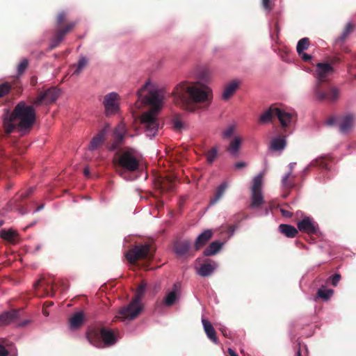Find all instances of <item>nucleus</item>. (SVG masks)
I'll list each match as a JSON object with an SVG mask.
<instances>
[{
	"instance_id": "10",
	"label": "nucleus",
	"mask_w": 356,
	"mask_h": 356,
	"mask_svg": "<svg viewBox=\"0 0 356 356\" xmlns=\"http://www.w3.org/2000/svg\"><path fill=\"white\" fill-rule=\"evenodd\" d=\"M126 136L133 138L135 135L128 134L125 124L123 122H120L113 129L114 140L113 144L109 147V150L114 151L120 147L123 144Z\"/></svg>"
},
{
	"instance_id": "43",
	"label": "nucleus",
	"mask_w": 356,
	"mask_h": 356,
	"mask_svg": "<svg viewBox=\"0 0 356 356\" xmlns=\"http://www.w3.org/2000/svg\"><path fill=\"white\" fill-rule=\"evenodd\" d=\"M339 95V91L337 88H332L330 92H328V100L330 102L335 101L338 99Z\"/></svg>"
},
{
	"instance_id": "56",
	"label": "nucleus",
	"mask_w": 356,
	"mask_h": 356,
	"mask_svg": "<svg viewBox=\"0 0 356 356\" xmlns=\"http://www.w3.org/2000/svg\"><path fill=\"white\" fill-rule=\"evenodd\" d=\"M296 165V162H291L289 164V172H291V175H292V171L295 167V165Z\"/></svg>"
},
{
	"instance_id": "38",
	"label": "nucleus",
	"mask_w": 356,
	"mask_h": 356,
	"mask_svg": "<svg viewBox=\"0 0 356 356\" xmlns=\"http://www.w3.org/2000/svg\"><path fill=\"white\" fill-rule=\"evenodd\" d=\"M147 284L145 283H143L138 286L135 297L132 300L137 302L138 303H142L141 300L144 296V293L146 290Z\"/></svg>"
},
{
	"instance_id": "63",
	"label": "nucleus",
	"mask_w": 356,
	"mask_h": 356,
	"mask_svg": "<svg viewBox=\"0 0 356 356\" xmlns=\"http://www.w3.org/2000/svg\"><path fill=\"white\" fill-rule=\"evenodd\" d=\"M296 356H301V353H300V351L298 350L296 353Z\"/></svg>"
},
{
	"instance_id": "9",
	"label": "nucleus",
	"mask_w": 356,
	"mask_h": 356,
	"mask_svg": "<svg viewBox=\"0 0 356 356\" xmlns=\"http://www.w3.org/2000/svg\"><path fill=\"white\" fill-rule=\"evenodd\" d=\"M151 246L148 243L136 245L126 253L125 257L128 261L134 264L138 259L145 258L150 255Z\"/></svg>"
},
{
	"instance_id": "52",
	"label": "nucleus",
	"mask_w": 356,
	"mask_h": 356,
	"mask_svg": "<svg viewBox=\"0 0 356 356\" xmlns=\"http://www.w3.org/2000/svg\"><path fill=\"white\" fill-rule=\"evenodd\" d=\"M65 12H61L60 13H59V15H58V18H57L58 25H60V24L65 20Z\"/></svg>"
},
{
	"instance_id": "39",
	"label": "nucleus",
	"mask_w": 356,
	"mask_h": 356,
	"mask_svg": "<svg viewBox=\"0 0 356 356\" xmlns=\"http://www.w3.org/2000/svg\"><path fill=\"white\" fill-rule=\"evenodd\" d=\"M353 29L352 24L350 23H348L341 33V36L336 39L335 42L339 43L343 42L346 38L350 33L351 31Z\"/></svg>"
},
{
	"instance_id": "16",
	"label": "nucleus",
	"mask_w": 356,
	"mask_h": 356,
	"mask_svg": "<svg viewBox=\"0 0 356 356\" xmlns=\"http://www.w3.org/2000/svg\"><path fill=\"white\" fill-rule=\"evenodd\" d=\"M275 115L279 120L282 127L283 128H286L290 126L292 121L295 118L293 113L286 111L280 108L275 109Z\"/></svg>"
},
{
	"instance_id": "6",
	"label": "nucleus",
	"mask_w": 356,
	"mask_h": 356,
	"mask_svg": "<svg viewBox=\"0 0 356 356\" xmlns=\"http://www.w3.org/2000/svg\"><path fill=\"white\" fill-rule=\"evenodd\" d=\"M143 304L138 303L134 300H131L129 305L125 307H122L118 314L116 315V318L121 319L123 321H130L135 319L143 310Z\"/></svg>"
},
{
	"instance_id": "55",
	"label": "nucleus",
	"mask_w": 356,
	"mask_h": 356,
	"mask_svg": "<svg viewBox=\"0 0 356 356\" xmlns=\"http://www.w3.org/2000/svg\"><path fill=\"white\" fill-rule=\"evenodd\" d=\"M234 166L236 169H241L246 166V163L244 161H239L236 163Z\"/></svg>"
},
{
	"instance_id": "4",
	"label": "nucleus",
	"mask_w": 356,
	"mask_h": 356,
	"mask_svg": "<svg viewBox=\"0 0 356 356\" xmlns=\"http://www.w3.org/2000/svg\"><path fill=\"white\" fill-rule=\"evenodd\" d=\"M142 158L141 154L134 148L128 147L119 155L117 163L122 168L118 174L126 181L134 179L127 175V172H136L138 170Z\"/></svg>"
},
{
	"instance_id": "35",
	"label": "nucleus",
	"mask_w": 356,
	"mask_h": 356,
	"mask_svg": "<svg viewBox=\"0 0 356 356\" xmlns=\"http://www.w3.org/2000/svg\"><path fill=\"white\" fill-rule=\"evenodd\" d=\"M321 84L316 83L314 91L316 98L318 101L328 100V92L321 90Z\"/></svg>"
},
{
	"instance_id": "19",
	"label": "nucleus",
	"mask_w": 356,
	"mask_h": 356,
	"mask_svg": "<svg viewBox=\"0 0 356 356\" xmlns=\"http://www.w3.org/2000/svg\"><path fill=\"white\" fill-rule=\"evenodd\" d=\"M319 167L322 170V173L327 174L330 171L327 164L323 161L322 158H316L312 160L301 172L302 175H305L311 168Z\"/></svg>"
},
{
	"instance_id": "46",
	"label": "nucleus",
	"mask_w": 356,
	"mask_h": 356,
	"mask_svg": "<svg viewBox=\"0 0 356 356\" xmlns=\"http://www.w3.org/2000/svg\"><path fill=\"white\" fill-rule=\"evenodd\" d=\"M290 176H291V172H288L282 177V184L283 187L291 188L293 186V184L289 181V178Z\"/></svg>"
},
{
	"instance_id": "29",
	"label": "nucleus",
	"mask_w": 356,
	"mask_h": 356,
	"mask_svg": "<svg viewBox=\"0 0 356 356\" xmlns=\"http://www.w3.org/2000/svg\"><path fill=\"white\" fill-rule=\"evenodd\" d=\"M286 145L285 137L276 136L272 139L270 147L273 150L282 152L284 149Z\"/></svg>"
},
{
	"instance_id": "11",
	"label": "nucleus",
	"mask_w": 356,
	"mask_h": 356,
	"mask_svg": "<svg viewBox=\"0 0 356 356\" xmlns=\"http://www.w3.org/2000/svg\"><path fill=\"white\" fill-rule=\"evenodd\" d=\"M325 123L328 126H338L340 132L346 134L353 127V116L351 114H348L341 118L333 117L328 119Z\"/></svg>"
},
{
	"instance_id": "45",
	"label": "nucleus",
	"mask_w": 356,
	"mask_h": 356,
	"mask_svg": "<svg viewBox=\"0 0 356 356\" xmlns=\"http://www.w3.org/2000/svg\"><path fill=\"white\" fill-rule=\"evenodd\" d=\"M234 129L235 127L234 125H229L227 127L221 134L222 138L226 139L229 138L234 134Z\"/></svg>"
},
{
	"instance_id": "7",
	"label": "nucleus",
	"mask_w": 356,
	"mask_h": 356,
	"mask_svg": "<svg viewBox=\"0 0 356 356\" xmlns=\"http://www.w3.org/2000/svg\"><path fill=\"white\" fill-rule=\"evenodd\" d=\"M120 96L115 92H111L104 96L102 104L106 116L114 115L120 111Z\"/></svg>"
},
{
	"instance_id": "24",
	"label": "nucleus",
	"mask_w": 356,
	"mask_h": 356,
	"mask_svg": "<svg viewBox=\"0 0 356 356\" xmlns=\"http://www.w3.org/2000/svg\"><path fill=\"white\" fill-rule=\"evenodd\" d=\"M191 243L190 241L185 240L177 242L175 244L174 250L175 254L179 257L185 256L190 250Z\"/></svg>"
},
{
	"instance_id": "51",
	"label": "nucleus",
	"mask_w": 356,
	"mask_h": 356,
	"mask_svg": "<svg viewBox=\"0 0 356 356\" xmlns=\"http://www.w3.org/2000/svg\"><path fill=\"white\" fill-rule=\"evenodd\" d=\"M262 5L264 9L268 12H269L272 8L270 5V0H262Z\"/></svg>"
},
{
	"instance_id": "13",
	"label": "nucleus",
	"mask_w": 356,
	"mask_h": 356,
	"mask_svg": "<svg viewBox=\"0 0 356 356\" xmlns=\"http://www.w3.org/2000/svg\"><path fill=\"white\" fill-rule=\"evenodd\" d=\"M333 68L330 63H318L316 65V82L318 84H322L325 81L326 77L332 74Z\"/></svg>"
},
{
	"instance_id": "2",
	"label": "nucleus",
	"mask_w": 356,
	"mask_h": 356,
	"mask_svg": "<svg viewBox=\"0 0 356 356\" xmlns=\"http://www.w3.org/2000/svg\"><path fill=\"white\" fill-rule=\"evenodd\" d=\"M173 94L175 100L181 104L184 109L190 112L195 111L194 104L209 105L213 97L211 88L199 81L193 84L181 82L177 86Z\"/></svg>"
},
{
	"instance_id": "12",
	"label": "nucleus",
	"mask_w": 356,
	"mask_h": 356,
	"mask_svg": "<svg viewBox=\"0 0 356 356\" xmlns=\"http://www.w3.org/2000/svg\"><path fill=\"white\" fill-rule=\"evenodd\" d=\"M298 229L302 232L308 234H317L318 226L316 222L312 220L309 217H305L297 223Z\"/></svg>"
},
{
	"instance_id": "1",
	"label": "nucleus",
	"mask_w": 356,
	"mask_h": 356,
	"mask_svg": "<svg viewBox=\"0 0 356 356\" xmlns=\"http://www.w3.org/2000/svg\"><path fill=\"white\" fill-rule=\"evenodd\" d=\"M137 95L142 102L152 106V109L142 115L141 123L146 136L152 138L157 134L159 127L157 114L163 106V92L148 80L138 90Z\"/></svg>"
},
{
	"instance_id": "50",
	"label": "nucleus",
	"mask_w": 356,
	"mask_h": 356,
	"mask_svg": "<svg viewBox=\"0 0 356 356\" xmlns=\"http://www.w3.org/2000/svg\"><path fill=\"white\" fill-rule=\"evenodd\" d=\"M280 213H282V215L285 218H291L293 215L292 212H291L288 210H286L284 209H282V208H281L280 209Z\"/></svg>"
},
{
	"instance_id": "42",
	"label": "nucleus",
	"mask_w": 356,
	"mask_h": 356,
	"mask_svg": "<svg viewBox=\"0 0 356 356\" xmlns=\"http://www.w3.org/2000/svg\"><path fill=\"white\" fill-rule=\"evenodd\" d=\"M29 65V60L24 58L17 66V75H21L24 72Z\"/></svg>"
},
{
	"instance_id": "61",
	"label": "nucleus",
	"mask_w": 356,
	"mask_h": 356,
	"mask_svg": "<svg viewBox=\"0 0 356 356\" xmlns=\"http://www.w3.org/2000/svg\"><path fill=\"white\" fill-rule=\"evenodd\" d=\"M87 337L88 339V340L90 341V343H92V341H91V339H90V333H88V335H87Z\"/></svg>"
},
{
	"instance_id": "41",
	"label": "nucleus",
	"mask_w": 356,
	"mask_h": 356,
	"mask_svg": "<svg viewBox=\"0 0 356 356\" xmlns=\"http://www.w3.org/2000/svg\"><path fill=\"white\" fill-rule=\"evenodd\" d=\"M11 86L10 83L5 82L0 84V97H4L8 94L10 90Z\"/></svg>"
},
{
	"instance_id": "59",
	"label": "nucleus",
	"mask_w": 356,
	"mask_h": 356,
	"mask_svg": "<svg viewBox=\"0 0 356 356\" xmlns=\"http://www.w3.org/2000/svg\"><path fill=\"white\" fill-rule=\"evenodd\" d=\"M43 208H44V204H41V205H40L38 208H36V209H35V211H33V213H37V212L40 211V210H42Z\"/></svg>"
},
{
	"instance_id": "20",
	"label": "nucleus",
	"mask_w": 356,
	"mask_h": 356,
	"mask_svg": "<svg viewBox=\"0 0 356 356\" xmlns=\"http://www.w3.org/2000/svg\"><path fill=\"white\" fill-rule=\"evenodd\" d=\"M213 236V232L211 229H204L200 234L194 243V248L195 250H200L204 246L207 242L211 239Z\"/></svg>"
},
{
	"instance_id": "53",
	"label": "nucleus",
	"mask_w": 356,
	"mask_h": 356,
	"mask_svg": "<svg viewBox=\"0 0 356 356\" xmlns=\"http://www.w3.org/2000/svg\"><path fill=\"white\" fill-rule=\"evenodd\" d=\"M301 58L304 61L308 62L312 60V56L310 54L302 52L301 54Z\"/></svg>"
},
{
	"instance_id": "58",
	"label": "nucleus",
	"mask_w": 356,
	"mask_h": 356,
	"mask_svg": "<svg viewBox=\"0 0 356 356\" xmlns=\"http://www.w3.org/2000/svg\"><path fill=\"white\" fill-rule=\"evenodd\" d=\"M29 323V320H25L19 323H18L17 326L19 327H24L25 326L26 324H28Z\"/></svg>"
},
{
	"instance_id": "37",
	"label": "nucleus",
	"mask_w": 356,
	"mask_h": 356,
	"mask_svg": "<svg viewBox=\"0 0 356 356\" xmlns=\"http://www.w3.org/2000/svg\"><path fill=\"white\" fill-rule=\"evenodd\" d=\"M309 44V40L308 38H303L300 39L297 44L296 50L299 55L303 52L304 50H306Z\"/></svg>"
},
{
	"instance_id": "36",
	"label": "nucleus",
	"mask_w": 356,
	"mask_h": 356,
	"mask_svg": "<svg viewBox=\"0 0 356 356\" xmlns=\"http://www.w3.org/2000/svg\"><path fill=\"white\" fill-rule=\"evenodd\" d=\"M88 60L85 56H81L76 65V70L74 72V74L79 75L82 70L88 65Z\"/></svg>"
},
{
	"instance_id": "62",
	"label": "nucleus",
	"mask_w": 356,
	"mask_h": 356,
	"mask_svg": "<svg viewBox=\"0 0 356 356\" xmlns=\"http://www.w3.org/2000/svg\"><path fill=\"white\" fill-rule=\"evenodd\" d=\"M31 192H32V189H31L29 192L26 193L25 197H28L31 193Z\"/></svg>"
},
{
	"instance_id": "8",
	"label": "nucleus",
	"mask_w": 356,
	"mask_h": 356,
	"mask_svg": "<svg viewBox=\"0 0 356 356\" xmlns=\"http://www.w3.org/2000/svg\"><path fill=\"white\" fill-rule=\"evenodd\" d=\"M60 91L56 87L49 88L33 100L32 104L39 106L42 104H50L54 103L59 97Z\"/></svg>"
},
{
	"instance_id": "60",
	"label": "nucleus",
	"mask_w": 356,
	"mask_h": 356,
	"mask_svg": "<svg viewBox=\"0 0 356 356\" xmlns=\"http://www.w3.org/2000/svg\"><path fill=\"white\" fill-rule=\"evenodd\" d=\"M83 173H84L85 176H88L89 174H90L89 169L88 168H85L84 171H83Z\"/></svg>"
},
{
	"instance_id": "18",
	"label": "nucleus",
	"mask_w": 356,
	"mask_h": 356,
	"mask_svg": "<svg viewBox=\"0 0 356 356\" xmlns=\"http://www.w3.org/2000/svg\"><path fill=\"white\" fill-rule=\"evenodd\" d=\"M217 268L218 264L214 261L205 262L197 269V273L201 277H209L213 274Z\"/></svg>"
},
{
	"instance_id": "33",
	"label": "nucleus",
	"mask_w": 356,
	"mask_h": 356,
	"mask_svg": "<svg viewBox=\"0 0 356 356\" xmlns=\"http://www.w3.org/2000/svg\"><path fill=\"white\" fill-rule=\"evenodd\" d=\"M277 107L270 106L267 109L263 114H261L259 118V122L261 124H266L270 122L273 118L275 115V109Z\"/></svg>"
},
{
	"instance_id": "57",
	"label": "nucleus",
	"mask_w": 356,
	"mask_h": 356,
	"mask_svg": "<svg viewBox=\"0 0 356 356\" xmlns=\"http://www.w3.org/2000/svg\"><path fill=\"white\" fill-rule=\"evenodd\" d=\"M227 351H228V353H229V355L230 356H238V355L234 352V350L232 348H228V350H227Z\"/></svg>"
},
{
	"instance_id": "26",
	"label": "nucleus",
	"mask_w": 356,
	"mask_h": 356,
	"mask_svg": "<svg viewBox=\"0 0 356 356\" xmlns=\"http://www.w3.org/2000/svg\"><path fill=\"white\" fill-rule=\"evenodd\" d=\"M105 140V132L104 131H100L96 136H95L89 145V149L94 151L99 147Z\"/></svg>"
},
{
	"instance_id": "54",
	"label": "nucleus",
	"mask_w": 356,
	"mask_h": 356,
	"mask_svg": "<svg viewBox=\"0 0 356 356\" xmlns=\"http://www.w3.org/2000/svg\"><path fill=\"white\" fill-rule=\"evenodd\" d=\"M8 352L6 347L0 344V356H8Z\"/></svg>"
},
{
	"instance_id": "27",
	"label": "nucleus",
	"mask_w": 356,
	"mask_h": 356,
	"mask_svg": "<svg viewBox=\"0 0 356 356\" xmlns=\"http://www.w3.org/2000/svg\"><path fill=\"white\" fill-rule=\"evenodd\" d=\"M17 235V232L13 228L8 229H3L0 231L1 238L10 243L16 242Z\"/></svg>"
},
{
	"instance_id": "17",
	"label": "nucleus",
	"mask_w": 356,
	"mask_h": 356,
	"mask_svg": "<svg viewBox=\"0 0 356 356\" xmlns=\"http://www.w3.org/2000/svg\"><path fill=\"white\" fill-rule=\"evenodd\" d=\"M99 335L104 344L107 346L114 345L118 339V336L112 330L105 327H101L99 330Z\"/></svg>"
},
{
	"instance_id": "64",
	"label": "nucleus",
	"mask_w": 356,
	"mask_h": 356,
	"mask_svg": "<svg viewBox=\"0 0 356 356\" xmlns=\"http://www.w3.org/2000/svg\"><path fill=\"white\" fill-rule=\"evenodd\" d=\"M3 220H0V227H1V225H3Z\"/></svg>"
},
{
	"instance_id": "3",
	"label": "nucleus",
	"mask_w": 356,
	"mask_h": 356,
	"mask_svg": "<svg viewBox=\"0 0 356 356\" xmlns=\"http://www.w3.org/2000/svg\"><path fill=\"white\" fill-rule=\"evenodd\" d=\"M35 121L34 105H27L24 101L18 102L13 112L7 111L3 118L4 129L8 134L16 128L19 132H24L33 126Z\"/></svg>"
},
{
	"instance_id": "22",
	"label": "nucleus",
	"mask_w": 356,
	"mask_h": 356,
	"mask_svg": "<svg viewBox=\"0 0 356 356\" xmlns=\"http://www.w3.org/2000/svg\"><path fill=\"white\" fill-rule=\"evenodd\" d=\"M202 323L204 327V330L207 336V337L215 344H218L219 343L218 338L216 334V331L211 323L208 320L202 318Z\"/></svg>"
},
{
	"instance_id": "32",
	"label": "nucleus",
	"mask_w": 356,
	"mask_h": 356,
	"mask_svg": "<svg viewBox=\"0 0 356 356\" xmlns=\"http://www.w3.org/2000/svg\"><path fill=\"white\" fill-rule=\"evenodd\" d=\"M241 138L239 136L234 137V138L230 142L227 147V151L231 154V155L234 156H237L241 145Z\"/></svg>"
},
{
	"instance_id": "44",
	"label": "nucleus",
	"mask_w": 356,
	"mask_h": 356,
	"mask_svg": "<svg viewBox=\"0 0 356 356\" xmlns=\"http://www.w3.org/2000/svg\"><path fill=\"white\" fill-rule=\"evenodd\" d=\"M198 77L202 81H208L211 77V72L208 69H203L199 72Z\"/></svg>"
},
{
	"instance_id": "23",
	"label": "nucleus",
	"mask_w": 356,
	"mask_h": 356,
	"mask_svg": "<svg viewBox=\"0 0 356 356\" xmlns=\"http://www.w3.org/2000/svg\"><path fill=\"white\" fill-rule=\"evenodd\" d=\"M239 86V82L234 80L226 85L222 93V99L224 100L229 99Z\"/></svg>"
},
{
	"instance_id": "25",
	"label": "nucleus",
	"mask_w": 356,
	"mask_h": 356,
	"mask_svg": "<svg viewBox=\"0 0 356 356\" xmlns=\"http://www.w3.org/2000/svg\"><path fill=\"white\" fill-rule=\"evenodd\" d=\"M224 243L222 242L218 241H213L204 249L203 254L206 257L213 256L220 251Z\"/></svg>"
},
{
	"instance_id": "14",
	"label": "nucleus",
	"mask_w": 356,
	"mask_h": 356,
	"mask_svg": "<svg viewBox=\"0 0 356 356\" xmlns=\"http://www.w3.org/2000/svg\"><path fill=\"white\" fill-rule=\"evenodd\" d=\"M75 24V22H70L64 29L58 30L51 41L49 49L51 50L58 46V44L63 41L64 35L70 31L74 27Z\"/></svg>"
},
{
	"instance_id": "47",
	"label": "nucleus",
	"mask_w": 356,
	"mask_h": 356,
	"mask_svg": "<svg viewBox=\"0 0 356 356\" xmlns=\"http://www.w3.org/2000/svg\"><path fill=\"white\" fill-rule=\"evenodd\" d=\"M172 125L175 129L180 130L184 127V124L181 120L177 118L172 120Z\"/></svg>"
},
{
	"instance_id": "49",
	"label": "nucleus",
	"mask_w": 356,
	"mask_h": 356,
	"mask_svg": "<svg viewBox=\"0 0 356 356\" xmlns=\"http://www.w3.org/2000/svg\"><path fill=\"white\" fill-rule=\"evenodd\" d=\"M236 229V227L235 225H232L228 226L227 229V232L229 234V237H232L234 234Z\"/></svg>"
},
{
	"instance_id": "40",
	"label": "nucleus",
	"mask_w": 356,
	"mask_h": 356,
	"mask_svg": "<svg viewBox=\"0 0 356 356\" xmlns=\"http://www.w3.org/2000/svg\"><path fill=\"white\" fill-rule=\"evenodd\" d=\"M218 154V148L216 147H213L207 153V161L209 164H211L215 161Z\"/></svg>"
},
{
	"instance_id": "34",
	"label": "nucleus",
	"mask_w": 356,
	"mask_h": 356,
	"mask_svg": "<svg viewBox=\"0 0 356 356\" xmlns=\"http://www.w3.org/2000/svg\"><path fill=\"white\" fill-rule=\"evenodd\" d=\"M334 294V290L330 289L321 288L318 290L316 296L314 298L316 300L318 298H321L325 301H327Z\"/></svg>"
},
{
	"instance_id": "15",
	"label": "nucleus",
	"mask_w": 356,
	"mask_h": 356,
	"mask_svg": "<svg viewBox=\"0 0 356 356\" xmlns=\"http://www.w3.org/2000/svg\"><path fill=\"white\" fill-rule=\"evenodd\" d=\"M180 294V285L178 283L173 284L172 289L167 292L163 298V303L166 307H171L179 299Z\"/></svg>"
},
{
	"instance_id": "21",
	"label": "nucleus",
	"mask_w": 356,
	"mask_h": 356,
	"mask_svg": "<svg viewBox=\"0 0 356 356\" xmlns=\"http://www.w3.org/2000/svg\"><path fill=\"white\" fill-rule=\"evenodd\" d=\"M19 316V311L11 310L0 314V326L16 322Z\"/></svg>"
},
{
	"instance_id": "28",
	"label": "nucleus",
	"mask_w": 356,
	"mask_h": 356,
	"mask_svg": "<svg viewBox=\"0 0 356 356\" xmlns=\"http://www.w3.org/2000/svg\"><path fill=\"white\" fill-rule=\"evenodd\" d=\"M278 229L280 233L288 238H293L298 234L297 229L291 225L281 224L279 225Z\"/></svg>"
},
{
	"instance_id": "30",
	"label": "nucleus",
	"mask_w": 356,
	"mask_h": 356,
	"mask_svg": "<svg viewBox=\"0 0 356 356\" xmlns=\"http://www.w3.org/2000/svg\"><path fill=\"white\" fill-rule=\"evenodd\" d=\"M84 320V315L82 312H76L70 318V328L71 330H76L79 328L83 323Z\"/></svg>"
},
{
	"instance_id": "31",
	"label": "nucleus",
	"mask_w": 356,
	"mask_h": 356,
	"mask_svg": "<svg viewBox=\"0 0 356 356\" xmlns=\"http://www.w3.org/2000/svg\"><path fill=\"white\" fill-rule=\"evenodd\" d=\"M227 187V183L226 181H223L216 188L215 195L210 200V205L215 204L223 196Z\"/></svg>"
},
{
	"instance_id": "48",
	"label": "nucleus",
	"mask_w": 356,
	"mask_h": 356,
	"mask_svg": "<svg viewBox=\"0 0 356 356\" xmlns=\"http://www.w3.org/2000/svg\"><path fill=\"white\" fill-rule=\"evenodd\" d=\"M341 280V275L339 274H334L330 277L331 283L334 286H336Z\"/></svg>"
},
{
	"instance_id": "5",
	"label": "nucleus",
	"mask_w": 356,
	"mask_h": 356,
	"mask_svg": "<svg viewBox=\"0 0 356 356\" xmlns=\"http://www.w3.org/2000/svg\"><path fill=\"white\" fill-rule=\"evenodd\" d=\"M263 172H260L252 179V185L251 187V203L250 207L252 209H257L261 207L264 203L263 195Z\"/></svg>"
}]
</instances>
